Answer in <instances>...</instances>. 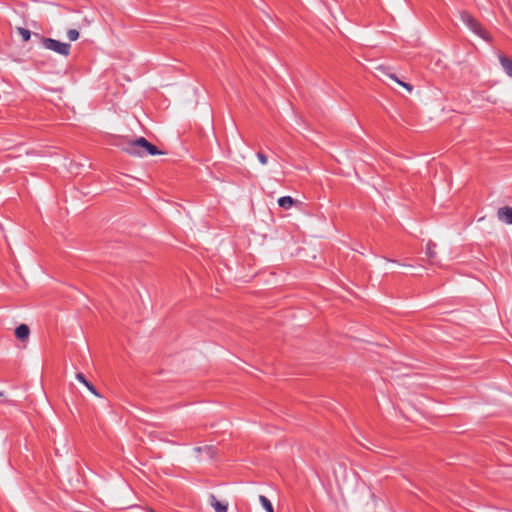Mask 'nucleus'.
Returning <instances> with one entry per match:
<instances>
[{
  "label": "nucleus",
  "instance_id": "obj_13",
  "mask_svg": "<svg viewBox=\"0 0 512 512\" xmlns=\"http://www.w3.org/2000/svg\"><path fill=\"white\" fill-rule=\"evenodd\" d=\"M194 450L198 453H200L202 451H206L209 454V457L213 456V447L212 446L196 447Z\"/></svg>",
  "mask_w": 512,
  "mask_h": 512
},
{
  "label": "nucleus",
  "instance_id": "obj_18",
  "mask_svg": "<svg viewBox=\"0 0 512 512\" xmlns=\"http://www.w3.org/2000/svg\"><path fill=\"white\" fill-rule=\"evenodd\" d=\"M2 395V393L0 392V396Z\"/></svg>",
  "mask_w": 512,
  "mask_h": 512
},
{
  "label": "nucleus",
  "instance_id": "obj_2",
  "mask_svg": "<svg viewBox=\"0 0 512 512\" xmlns=\"http://www.w3.org/2000/svg\"><path fill=\"white\" fill-rule=\"evenodd\" d=\"M461 21L476 35L488 40V34L482 25L468 12L463 11L460 13Z\"/></svg>",
  "mask_w": 512,
  "mask_h": 512
},
{
  "label": "nucleus",
  "instance_id": "obj_15",
  "mask_svg": "<svg viewBox=\"0 0 512 512\" xmlns=\"http://www.w3.org/2000/svg\"><path fill=\"white\" fill-rule=\"evenodd\" d=\"M257 158L262 165H266L268 162L267 156L262 152L257 153Z\"/></svg>",
  "mask_w": 512,
  "mask_h": 512
},
{
  "label": "nucleus",
  "instance_id": "obj_6",
  "mask_svg": "<svg viewBox=\"0 0 512 512\" xmlns=\"http://www.w3.org/2000/svg\"><path fill=\"white\" fill-rule=\"evenodd\" d=\"M209 503L214 508L215 512H227L228 505L218 501L214 494H210Z\"/></svg>",
  "mask_w": 512,
  "mask_h": 512
},
{
  "label": "nucleus",
  "instance_id": "obj_17",
  "mask_svg": "<svg viewBox=\"0 0 512 512\" xmlns=\"http://www.w3.org/2000/svg\"><path fill=\"white\" fill-rule=\"evenodd\" d=\"M85 386L95 395L99 396V394L97 393L95 387L90 383V382H87L85 384Z\"/></svg>",
  "mask_w": 512,
  "mask_h": 512
},
{
  "label": "nucleus",
  "instance_id": "obj_14",
  "mask_svg": "<svg viewBox=\"0 0 512 512\" xmlns=\"http://www.w3.org/2000/svg\"><path fill=\"white\" fill-rule=\"evenodd\" d=\"M390 77L395 80L398 84H400L401 86L405 87L408 91H412V86L408 83H404L402 81H400L395 75H390Z\"/></svg>",
  "mask_w": 512,
  "mask_h": 512
},
{
  "label": "nucleus",
  "instance_id": "obj_1",
  "mask_svg": "<svg viewBox=\"0 0 512 512\" xmlns=\"http://www.w3.org/2000/svg\"><path fill=\"white\" fill-rule=\"evenodd\" d=\"M126 153L135 156H143L146 154L149 155H159L162 152L152 143H150L144 137H139L135 140L128 141L126 145L122 148Z\"/></svg>",
  "mask_w": 512,
  "mask_h": 512
},
{
  "label": "nucleus",
  "instance_id": "obj_5",
  "mask_svg": "<svg viewBox=\"0 0 512 512\" xmlns=\"http://www.w3.org/2000/svg\"><path fill=\"white\" fill-rule=\"evenodd\" d=\"M499 62L501 64V67L505 71V73L512 77V59L509 58L506 55L500 54L499 55Z\"/></svg>",
  "mask_w": 512,
  "mask_h": 512
},
{
  "label": "nucleus",
  "instance_id": "obj_16",
  "mask_svg": "<svg viewBox=\"0 0 512 512\" xmlns=\"http://www.w3.org/2000/svg\"><path fill=\"white\" fill-rule=\"evenodd\" d=\"M76 378L77 380H79L81 383H83L84 385L88 382L85 378V376L82 374V373H77L76 374Z\"/></svg>",
  "mask_w": 512,
  "mask_h": 512
},
{
  "label": "nucleus",
  "instance_id": "obj_8",
  "mask_svg": "<svg viewBox=\"0 0 512 512\" xmlns=\"http://www.w3.org/2000/svg\"><path fill=\"white\" fill-rule=\"evenodd\" d=\"M278 204L284 209H290L294 204V200L290 196H283L278 199Z\"/></svg>",
  "mask_w": 512,
  "mask_h": 512
},
{
  "label": "nucleus",
  "instance_id": "obj_10",
  "mask_svg": "<svg viewBox=\"0 0 512 512\" xmlns=\"http://www.w3.org/2000/svg\"><path fill=\"white\" fill-rule=\"evenodd\" d=\"M259 501H260L261 505L263 506V508L267 512H274L272 503L270 502V500L266 496L260 495L259 496Z\"/></svg>",
  "mask_w": 512,
  "mask_h": 512
},
{
  "label": "nucleus",
  "instance_id": "obj_11",
  "mask_svg": "<svg viewBox=\"0 0 512 512\" xmlns=\"http://www.w3.org/2000/svg\"><path fill=\"white\" fill-rule=\"evenodd\" d=\"M17 31H18L19 35H21L24 42H27L30 39L31 32L28 29L23 28V27H18Z\"/></svg>",
  "mask_w": 512,
  "mask_h": 512
},
{
  "label": "nucleus",
  "instance_id": "obj_12",
  "mask_svg": "<svg viewBox=\"0 0 512 512\" xmlns=\"http://www.w3.org/2000/svg\"><path fill=\"white\" fill-rule=\"evenodd\" d=\"M67 37L70 41H76L79 38V32L76 29H69Z\"/></svg>",
  "mask_w": 512,
  "mask_h": 512
},
{
  "label": "nucleus",
  "instance_id": "obj_9",
  "mask_svg": "<svg viewBox=\"0 0 512 512\" xmlns=\"http://www.w3.org/2000/svg\"><path fill=\"white\" fill-rule=\"evenodd\" d=\"M435 248L436 244L432 241H429L426 245V255L430 259V261H434L436 257Z\"/></svg>",
  "mask_w": 512,
  "mask_h": 512
},
{
  "label": "nucleus",
  "instance_id": "obj_4",
  "mask_svg": "<svg viewBox=\"0 0 512 512\" xmlns=\"http://www.w3.org/2000/svg\"><path fill=\"white\" fill-rule=\"evenodd\" d=\"M497 217L500 221L512 225V207L504 206L498 209Z\"/></svg>",
  "mask_w": 512,
  "mask_h": 512
},
{
  "label": "nucleus",
  "instance_id": "obj_7",
  "mask_svg": "<svg viewBox=\"0 0 512 512\" xmlns=\"http://www.w3.org/2000/svg\"><path fill=\"white\" fill-rule=\"evenodd\" d=\"M30 334V329L26 324L19 325L15 330V335L18 339L25 341L28 339Z\"/></svg>",
  "mask_w": 512,
  "mask_h": 512
},
{
  "label": "nucleus",
  "instance_id": "obj_3",
  "mask_svg": "<svg viewBox=\"0 0 512 512\" xmlns=\"http://www.w3.org/2000/svg\"><path fill=\"white\" fill-rule=\"evenodd\" d=\"M42 45L55 53H58L63 56H68L70 54L71 45L69 43H64L59 40L53 38H42Z\"/></svg>",
  "mask_w": 512,
  "mask_h": 512
}]
</instances>
